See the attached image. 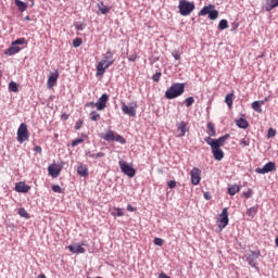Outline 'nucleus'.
I'll list each match as a JSON object with an SVG mask.
<instances>
[{"label":"nucleus","mask_w":278,"mask_h":278,"mask_svg":"<svg viewBox=\"0 0 278 278\" xmlns=\"http://www.w3.org/2000/svg\"><path fill=\"white\" fill-rule=\"evenodd\" d=\"M90 121L97 123V121H101V114L97 113V111H92L90 113Z\"/></svg>","instance_id":"2f4dec72"},{"label":"nucleus","mask_w":278,"mask_h":278,"mask_svg":"<svg viewBox=\"0 0 278 278\" xmlns=\"http://www.w3.org/2000/svg\"><path fill=\"white\" fill-rule=\"evenodd\" d=\"M102 140H106V142H114V130H109L105 135L101 136Z\"/></svg>","instance_id":"5701e85b"},{"label":"nucleus","mask_w":278,"mask_h":278,"mask_svg":"<svg viewBox=\"0 0 278 278\" xmlns=\"http://www.w3.org/2000/svg\"><path fill=\"white\" fill-rule=\"evenodd\" d=\"M206 144L211 146V149L216 147V139H212V137L204 138Z\"/></svg>","instance_id":"72a5a7b5"},{"label":"nucleus","mask_w":278,"mask_h":278,"mask_svg":"<svg viewBox=\"0 0 278 278\" xmlns=\"http://www.w3.org/2000/svg\"><path fill=\"white\" fill-rule=\"evenodd\" d=\"M204 199H206V201H210L212 199V195H210L207 192L204 193Z\"/></svg>","instance_id":"e2e57ef3"},{"label":"nucleus","mask_w":278,"mask_h":278,"mask_svg":"<svg viewBox=\"0 0 278 278\" xmlns=\"http://www.w3.org/2000/svg\"><path fill=\"white\" fill-rule=\"evenodd\" d=\"M174 60H181V54H179L177 51L173 52Z\"/></svg>","instance_id":"864d4df0"},{"label":"nucleus","mask_w":278,"mask_h":278,"mask_svg":"<svg viewBox=\"0 0 278 278\" xmlns=\"http://www.w3.org/2000/svg\"><path fill=\"white\" fill-rule=\"evenodd\" d=\"M257 214V206H252L247 211V215L250 216V218H255Z\"/></svg>","instance_id":"7c9ffc66"},{"label":"nucleus","mask_w":278,"mask_h":278,"mask_svg":"<svg viewBox=\"0 0 278 278\" xmlns=\"http://www.w3.org/2000/svg\"><path fill=\"white\" fill-rule=\"evenodd\" d=\"M206 129H207L208 136H212V137L216 136V128L214 127V123L212 122L207 123Z\"/></svg>","instance_id":"a878e982"},{"label":"nucleus","mask_w":278,"mask_h":278,"mask_svg":"<svg viewBox=\"0 0 278 278\" xmlns=\"http://www.w3.org/2000/svg\"><path fill=\"white\" fill-rule=\"evenodd\" d=\"M225 103L228 108H231V105H233V92L226 94Z\"/></svg>","instance_id":"cd10ccee"},{"label":"nucleus","mask_w":278,"mask_h":278,"mask_svg":"<svg viewBox=\"0 0 278 278\" xmlns=\"http://www.w3.org/2000/svg\"><path fill=\"white\" fill-rule=\"evenodd\" d=\"M227 225H229V212L228 208L225 207L223 208L222 214H219L217 217V226L219 231H223Z\"/></svg>","instance_id":"423d86ee"},{"label":"nucleus","mask_w":278,"mask_h":278,"mask_svg":"<svg viewBox=\"0 0 278 278\" xmlns=\"http://www.w3.org/2000/svg\"><path fill=\"white\" fill-rule=\"evenodd\" d=\"M193 104H194V98L189 97V98H187V99L185 100V105H186L187 108H191V105H193Z\"/></svg>","instance_id":"ea45409f"},{"label":"nucleus","mask_w":278,"mask_h":278,"mask_svg":"<svg viewBox=\"0 0 278 278\" xmlns=\"http://www.w3.org/2000/svg\"><path fill=\"white\" fill-rule=\"evenodd\" d=\"M257 257H260V251H250L247 256V262L252 268H256L257 266Z\"/></svg>","instance_id":"f8f14e48"},{"label":"nucleus","mask_w":278,"mask_h":278,"mask_svg":"<svg viewBox=\"0 0 278 278\" xmlns=\"http://www.w3.org/2000/svg\"><path fill=\"white\" fill-rule=\"evenodd\" d=\"M168 188H170V189L177 188V181L170 180V181L168 182Z\"/></svg>","instance_id":"603ef678"},{"label":"nucleus","mask_w":278,"mask_h":278,"mask_svg":"<svg viewBox=\"0 0 278 278\" xmlns=\"http://www.w3.org/2000/svg\"><path fill=\"white\" fill-rule=\"evenodd\" d=\"M112 64H114V53L109 50L102 55V60L97 65V77H103L105 71H108Z\"/></svg>","instance_id":"f257e3e1"},{"label":"nucleus","mask_w":278,"mask_h":278,"mask_svg":"<svg viewBox=\"0 0 278 278\" xmlns=\"http://www.w3.org/2000/svg\"><path fill=\"white\" fill-rule=\"evenodd\" d=\"M89 157L97 160V154H89Z\"/></svg>","instance_id":"0e129e2a"},{"label":"nucleus","mask_w":278,"mask_h":278,"mask_svg":"<svg viewBox=\"0 0 278 278\" xmlns=\"http://www.w3.org/2000/svg\"><path fill=\"white\" fill-rule=\"evenodd\" d=\"M77 173L78 175H80V177H88V166L79 165L77 168Z\"/></svg>","instance_id":"393cba45"},{"label":"nucleus","mask_w":278,"mask_h":278,"mask_svg":"<svg viewBox=\"0 0 278 278\" xmlns=\"http://www.w3.org/2000/svg\"><path fill=\"white\" fill-rule=\"evenodd\" d=\"M25 21H31V18L29 17V15L25 16Z\"/></svg>","instance_id":"338daca9"},{"label":"nucleus","mask_w":278,"mask_h":278,"mask_svg":"<svg viewBox=\"0 0 278 278\" xmlns=\"http://www.w3.org/2000/svg\"><path fill=\"white\" fill-rule=\"evenodd\" d=\"M154 244H155L156 247H163V245H164V239H162V238H155V239H154Z\"/></svg>","instance_id":"37998d69"},{"label":"nucleus","mask_w":278,"mask_h":278,"mask_svg":"<svg viewBox=\"0 0 278 278\" xmlns=\"http://www.w3.org/2000/svg\"><path fill=\"white\" fill-rule=\"evenodd\" d=\"M52 190H53V192H56L58 194H62V187H60L59 185H53Z\"/></svg>","instance_id":"c03bdc74"},{"label":"nucleus","mask_w":278,"mask_h":278,"mask_svg":"<svg viewBox=\"0 0 278 278\" xmlns=\"http://www.w3.org/2000/svg\"><path fill=\"white\" fill-rule=\"evenodd\" d=\"M35 153H42V148L40 146H36L34 148Z\"/></svg>","instance_id":"6e6d98bb"},{"label":"nucleus","mask_w":278,"mask_h":278,"mask_svg":"<svg viewBox=\"0 0 278 278\" xmlns=\"http://www.w3.org/2000/svg\"><path fill=\"white\" fill-rule=\"evenodd\" d=\"M62 121H68V115L66 113L62 114L61 116Z\"/></svg>","instance_id":"680f3d73"},{"label":"nucleus","mask_w":278,"mask_h":278,"mask_svg":"<svg viewBox=\"0 0 278 278\" xmlns=\"http://www.w3.org/2000/svg\"><path fill=\"white\" fill-rule=\"evenodd\" d=\"M240 144L242 147H249V144H251V141L249 140V138H244L240 140Z\"/></svg>","instance_id":"49530a36"},{"label":"nucleus","mask_w":278,"mask_h":278,"mask_svg":"<svg viewBox=\"0 0 278 278\" xmlns=\"http://www.w3.org/2000/svg\"><path fill=\"white\" fill-rule=\"evenodd\" d=\"M114 141L119 142V144H127V140H125L121 135L115 136Z\"/></svg>","instance_id":"e433bc0d"},{"label":"nucleus","mask_w":278,"mask_h":278,"mask_svg":"<svg viewBox=\"0 0 278 278\" xmlns=\"http://www.w3.org/2000/svg\"><path fill=\"white\" fill-rule=\"evenodd\" d=\"M194 2L188 0H179L178 10L181 16H190L194 12Z\"/></svg>","instance_id":"7ed1b4c3"},{"label":"nucleus","mask_w":278,"mask_h":278,"mask_svg":"<svg viewBox=\"0 0 278 278\" xmlns=\"http://www.w3.org/2000/svg\"><path fill=\"white\" fill-rule=\"evenodd\" d=\"M136 110H138V102H131L129 105L122 102V112L127 116H136Z\"/></svg>","instance_id":"0eeeda50"},{"label":"nucleus","mask_w":278,"mask_h":278,"mask_svg":"<svg viewBox=\"0 0 278 278\" xmlns=\"http://www.w3.org/2000/svg\"><path fill=\"white\" fill-rule=\"evenodd\" d=\"M83 43H84V41L81 40V38H75V39L73 40V47H75L76 49H77L78 47H81Z\"/></svg>","instance_id":"58836bf2"},{"label":"nucleus","mask_w":278,"mask_h":278,"mask_svg":"<svg viewBox=\"0 0 278 278\" xmlns=\"http://www.w3.org/2000/svg\"><path fill=\"white\" fill-rule=\"evenodd\" d=\"M9 90L11 92H18V84L14 83V81H11L9 84Z\"/></svg>","instance_id":"473e14b6"},{"label":"nucleus","mask_w":278,"mask_h":278,"mask_svg":"<svg viewBox=\"0 0 278 278\" xmlns=\"http://www.w3.org/2000/svg\"><path fill=\"white\" fill-rule=\"evenodd\" d=\"M85 108H97V103L94 102H88Z\"/></svg>","instance_id":"4d7b16f0"},{"label":"nucleus","mask_w":278,"mask_h":278,"mask_svg":"<svg viewBox=\"0 0 278 278\" xmlns=\"http://www.w3.org/2000/svg\"><path fill=\"white\" fill-rule=\"evenodd\" d=\"M275 169H276L275 163L268 162L263 167L256 168L255 173H257L258 175H266V173H273V170Z\"/></svg>","instance_id":"9b49d317"},{"label":"nucleus","mask_w":278,"mask_h":278,"mask_svg":"<svg viewBox=\"0 0 278 278\" xmlns=\"http://www.w3.org/2000/svg\"><path fill=\"white\" fill-rule=\"evenodd\" d=\"M275 8H278V0H267L265 4V11L271 12V10H275Z\"/></svg>","instance_id":"6ab92c4d"},{"label":"nucleus","mask_w":278,"mask_h":278,"mask_svg":"<svg viewBox=\"0 0 278 278\" xmlns=\"http://www.w3.org/2000/svg\"><path fill=\"white\" fill-rule=\"evenodd\" d=\"M229 140V135H225L219 137L218 139H215V147H224L225 142Z\"/></svg>","instance_id":"4be33fe9"},{"label":"nucleus","mask_w":278,"mask_h":278,"mask_svg":"<svg viewBox=\"0 0 278 278\" xmlns=\"http://www.w3.org/2000/svg\"><path fill=\"white\" fill-rule=\"evenodd\" d=\"M25 42V38H18L15 41H13V45L18 47V45H23Z\"/></svg>","instance_id":"09e8293b"},{"label":"nucleus","mask_w":278,"mask_h":278,"mask_svg":"<svg viewBox=\"0 0 278 278\" xmlns=\"http://www.w3.org/2000/svg\"><path fill=\"white\" fill-rule=\"evenodd\" d=\"M15 5L18 8L20 12H25L27 10V4L21 0H15Z\"/></svg>","instance_id":"c85d7f7f"},{"label":"nucleus","mask_w":278,"mask_h":278,"mask_svg":"<svg viewBox=\"0 0 278 278\" xmlns=\"http://www.w3.org/2000/svg\"><path fill=\"white\" fill-rule=\"evenodd\" d=\"M37 278H47V276L45 274H41Z\"/></svg>","instance_id":"69168bd1"},{"label":"nucleus","mask_w":278,"mask_h":278,"mask_svg":"<svg viewBox=\"0 0 278 278\" xmlns=\"http://www.w3.org/2000/svg\"><path fill=\"white\" fill-rule=\"evenodd\" d=\"M275 136H277V130L269 128L267 131V138H275Z\"/></svg>","instance_id":"a19ab883"},{"label":"nucleus","mask_w":278,"mask_h":278,"mask_svg":"<svg viewBox=\"0 0 278 278\" xmlns=\"http://www.w3.org/2000/svg\"><path fill=\"white\" fill-rule=\"evenodd\" d=\"M218 27L219 29H227V27H229V22H227V20H220Z\"/></svg>","instance_id":"c9c22d12"},{"label":"nucleus","mask_w":278,"mask_h":278,"mask_svg":"<svg viewBox=\"0 0 278 278\" xmlns=\"http://www.w3.org/2000/svg\"><path fill=\"white\" fill-rule=\"evenodd\" d=\"M84 142L83 138H78L72 141V147H78V144H81Z\"/></svg>","instance_id":"a18cd8bd"},{"label":"nucleus","mask_w":278,"mask_h":278,"mask_svg":"<svg viewBox=\"0 0 278 278\" xmlns=\"http://www.w3.org/2000/svg\"><path fill=\"white\" fill-rule=\"evenodd\" d=\"M59 77H60V74L58 72L52 73L48 78V88H53V86L58 84Z\"/></svg>","instance_id":"a211bd4d"},{"label":"nucleus","mask_w":278,"mask_h":278,"mask_svg":"<svg viewBox=\"0 0 278 278\" xmlns=\"http://www.w3.org/2000/svg\"><path fill=\"white\" fill-rule=\"evenodd\" d=\"M236 125L240 129H247V127H249V122L245 118H239L236 121Z\"/></svg>","instance_id":"b1692460"},{"label":"nucleus","mask_w":278,"mask_h":278,"mask_svg":"<svg viewBox=\"0 0 278 278\" xmlns=\"http://www.w3.org/2000/svg\"><path fill=\"white\" fill-rule=\"evenodd\" d=\"M129 62H136L138 60V54L134 53L128 58Z\"/></svg>","instance_id":"3c124183"},{"label":"nucleus","mask_w":278,"mask_h":278,"mask_svg":"<svg viewBox=\"0 0 278 278\" xmlns=\"http://www.w3.org/2000/svg\"><path fill=\"white\" fill-rule=\"evenodd\" d=\"M186 90V84L184 83H175L173 84L166 91V99H177V97H181Z\"/></svg>","instance_id":"f03ea898"},{"label":"nucleus","mask_w":278,"mask_h":278,"mask_svg":"<svg viewBox=\"0 0 278 278\" xmlns=\"http://www.w3.org/2000/svg\"><path fill=\"white\" fill-rule=\"evenodd\" d=\"M29 190H31V187H29V185L25 184L24 181L15 184L16 192L27 193Z\"/></svg>","instance_id":"2eb2a0df"},{"label":"nucleus","mask_w":278,"mask_h":278,"mask_svg":"<svg viewBox=\"0 0 278 278\" xmlns=\"http://www.w3.org/2000/svg\"><path fill=\"white\" fill-rule=\"evenodd\" d=\"M243 197L245 199H251L253 197V189H248V191H244Z\"/></svg>","instance_id":"79ce46f5"},{"label":"nucleus","mask_w":278,"mask_h":278,"mask_svg":"<svg viewBox=\"0 0 278 278\" xmlns=\"http://www.w3.org/2000/svg\"><path fill=\"white\" fill-rule=\"evenodd\" d=\"M83 125H84V121L78 119V121L75 123V129H76V130L81 129Z\"/></svg>","instance_id":"de8ad7c7"},{"label":"nucleus","mask_w":278,"mask_h":278,"mask_svg":"<svg viewBox=\"0 0 278 278\" xmlns=\"http://www.w3.org/2000/svg\"><path fill=\"white\" fill-rule=\"evenodd\" d=\"M114 211L116 212H112V216H125V212H123V208L121 207H114Z\"/></svg>","instance_id":"f704fd0d"},{"label":"nucleus","mask_w":278,"mask_h":278,"mask_svg":"<svg viewBox=\"0 0 278 278\" xmlns=\"http://www.w3.org/2000/svg\"><path fill=\"white\" fill-rule=\"evenodd\" d=\"M160 77H162V73L159 72L153 75L152 79H153V81H160Z\"/></svg>","instance_id":"8fccbe9b"},{"label":"nucleus","mask_w":278,"mask_h":278,"mask_svg":"<svg viewBox=\"0 0 278 278\" xmlns=\"http://www.w3.org/2000/svg\"><path fill=\"white\" fill-rule=\"evenodd\" d=\"M127 211L128 212H136V207L131 206V204L127 205Z\"/></svg>","instance_id":"bf43d9fd"},{"label":"nucleus","mask_w":278,"mask_h":278,"mask_svg":"<svg viewBox=\"0 0 278 278\" xmlns=\"http://www.w3.org/2000/svg\"><path fill=\"white\" fill-rule=\"evenodd\" d=\"M108 101H110V96H108V93H103L96 102V109L98 112H101L108 108Z\"/></svg>","instance_id":"1a4fd4ad"},{"label":"nucleus","mask_w":278,"mask_h":278,"mask_svg":"<svg viewBox=\"0 0 278 278\" xmlns=\"http://www.w3.org/2000/svg\"><path fill=\"white\" fill-rule=\"evenodd\" d=\"M29 140V129H27V124L22 123L17 128V142L23 144V142H27Z\"/></svg>","instance_id":"39448f33"},{"label":"nucleus","mask_w":278,"mask_h":278,"mask_svg":"<svg viewBox=\"0 0 278 278\" xmlns=\"http://www.w3.org/2000/svg\"><path fill=\"white\" fill-rule=\"evenodd\" d=\"M238 192H240V186L238 185H233L228 188V194H230V197H235V194H238Z\"/></svg>","instance_id":"bb28decb"},{"label":"nucleus","mask_w":278,"mask_h":278,"mask_svg":"<svg viewBox=\"0 0 278 278\" xmlns=\"http://www.w3.org/2000/svg\"><path fill=\"white\" fill-rule=\"evenodd\" d=\"M18 215L22 216V218H29V213H27L24 207L18 210Z\"/></svg>","instance_id":"4c0bfd02"},{"label":"nucleus","mask_w":278,"mask_h":278,"mask_svg":"<svg viewBox=\"0 0 278 278\" xmlns=\"http://www.w3.org/2000/svg\"><path fill=\"white\" fill-rule=\"evenodd\" d=\"M75 27L78 31H84L85 28L84 24H76Z\"/></svg>","instance_id":"5fc2aeb1"},{"label":"nucleus","mask_w":278,"mask_h":278,"mask_svg":"<svg viewBox=\"0 0 278 278\" xmlns=\"http://www.w3.org/2000/svg\"><path fill=\"white\" fill-rule=\"evenodd\" d=\"M48 173L50 176H52L54 179L60 177V173H62V166L53 164L48 167Z\"/></svg>","instance_id":"ddd939ff"},{"label":"nucleus","mask_w":278,"mask_h":278,"mask_svg":"<svg viewBox=\"0 0 278 278\" xmlns=\"http://www.w3.org/2000/svg\"><path fill=\"white\" fill-rule=\"evenodd\" d=\"M99 157H105V153H103V152H98V153L96 154V160H99Z\"/></svg>","instance_id":"13d9d810"},{"label":"nucleus","mask_w":278,"mask_h":278,"mask_svg":"<svg viewBox=\"0 0 278 278\" xmlns=\"http://www.w3.org/2000/svg\"><path fill=\"white\" fill-rule=\"evenodd\" d=\"M21 51V47L12 42V46L5 51L7 55H16Z\"/></svg>","instance_id":"aec40b11"},{"label":"nucleus","mask_w":278,"mask_h":278,"mask_svg":"<svg viewBox=\"0 0 278 278\" xmlns=\"http://www.w3.org/2000/svg\"><path fill=\"white\" fill-rule=\"evenodd\" d=\"M68 250L71 251V253H76L77 255L86 253V249H84V247L81 245H68Z\"/></svg>","instance_id":"412c9836"},{"label":"nucleus","mask_w":278,"mask_h":278,"mask_svg":"<svg viewBox=\"0 0 278 278\" xmlns=\"http://www.w3.org/2000/svg\"><path fill=\"white\" fill-rule=\"evenodd\" d=\"M192 186H199L201 184V169L193 167L190 172Z\"/></svg>","instance_id":"9d476101"},{"label":"nucleus","mask_w":278,"mask_h":278,"mask_svg":"<svg viewBox=\"0 0 278 278\" xmlns=\"http://www.w3.org/2000/svg\"><path fill=\"white\" fill-rule=\"evenodd\" d=\"M159 278H170L168 275H166L165 273H161L159 275Z\"/></svg>","instance_id":"052dcab7"},{"label":"nucleus","mask_w":278,"mask_h":278,"mask_svg":"<svg viewBox=\"0 0 278 278\" xmlns=\"http://www.w3.org/2000/svg\"><path fill=\"white\" fill-rule=\"evenodd\" d=\"M0 77H1V72H0Z\"/></svg>","instance_id":"774afa93"},{"label":"nucleus","mask_w":278,"mask_h":278,"mask_svg":"<svg viewBox=\"0 0 278 278\" xmlns=\"http://www.w3.org/2000/svg\"><path fill=\"white\" fill-rule=\"evenodd\" d=\"M206 14H208L210 21H216L218 18V11L214 9L213 4L203 7L198 13V16H206Z\"/></svg>","instance_id":"20e7f679"},{"label":"nucleus","mask_w":278,"mask_h":278,"mask_svg":"<svg viewBox=\"0 0 278 278\" xmlns=\"http://www.w3.org/2000/svg\"><path fill=\"white\" fill-rule=\"evenodd\" d=\"M266 101H268V98H265V100H261V101H254L252 103V110H254V112H257L258 114H262V105H264Z\"/></svg>","instance_id":"f3484780"},{"label":"nucleus","mask_w":278,"mask_h":278,"mask_svg":"<svg viewBox=\"0 0 278 278\" xmlns=\"http://www.w3.org/2000/svg\"><path fill=\"white\" fill-rule=\"evenodd\" d=\"M119 168L124 175H127V177H136V168L127 164V162L119 161Z\"/></svg>","instance_id":"6e6552de"},{"label":"nucleus","mask_w":278,"mask_h":278,"mask_svg":"<svg viewBox=\"0 0 278 278\" xmlns=\"http://www.w3.org/2000/svg\"><path fill=\"white\" fill-rule=\"evenodd\" d=\"M98 10L101 12V14H109L110 12V8H108L103 2L98 4Z\"/></svg>","instance_id":"c756f323"},{"label":"nucleus","mask_w":278,"mask_h":278,"mask_svg":"<svg viewBox=\"0 0 278 278\" xmlns=\"http://www.w3.org/2000/svg\"><path fill=\"white\" fill-rule=\"evenodd\" d=\"M211 149H212V153H213L214 159L217 162H222L223 157H225V152H223V149H220V147H218V146H214Z\"/></svg>","instance_id":"4468645a"},{"label":"nucleus","mask_w":278,"mask_h":278,"mask_svg":"<svg viewBox=\"0 0 278 278\" xmlns=\"http://www.w3.org/2000/svg\"><path fill=\"white\" fill-rule=\"evenodd\" d=\"M186 129H188V124L186 122L177 124L178 138H184V136H186Z\"/></svg>","instance_id":"dca6fc26"}]
</instances>
